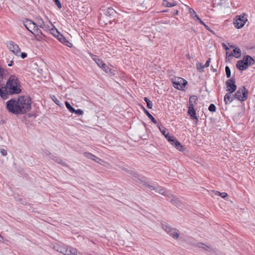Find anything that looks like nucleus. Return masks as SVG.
<instances>
[{"instance_id":"a18cd8bd","label":"nucleus","mask_w":255,"mask_h":255,"mask_svg":"<svg viewBox=\"0 0 255 255\" xmlns=\"http://www.w3.org/2000/svg\"><path fill=\"white\" fill-rule=\"evenodd\" d=\"M0 153H1V155L3 156H6L7 155V151L6 150H5L4 149H1L0 150Z\"/></svg>"},{"instance_id":"c03bdc74","label":"nucleus","mask_w":255,"mask_h":255,"mask_svg":"<svg viewBox=\"0 0 255 255\" xmlns=\"http://www.w3.org/2000/svg\"><path fill=\"white\" fill-rule=\"evenodd\" d=\"M43 153L44 154L49 156V157L52 155L51 152L46 149L43 150Z\"/></svg>"},{"instance_id":"72a5a7b5","label":"nucleus","mask_w":255,"mask_h":255,"mask_svg":"<svg viewBox=\"0 0 255 255\" xmlns=\"http://www.w3.org/2000/svg\"><path fill=\"white\" fill-rule=\"evenodd\" d=\"M144 101L146 102L147 104V107L149 109H152V103L151 101H150L147 97L144 98Z\"/></svg>"},{"instance_id":"ddd939ff","label":"nucleus","mask_w":255,"mask_h":255,"mask_svg":"<svg viewBox=\"0 0 255 255\" xmlns=\"http://www.w3.org/2000/svg\"><path fill=\"white\" fill-rule=\"evenodd\" d=\"M60 252L65 255H77V250L71 247L63 248Z\"/></svg>"},{"instance_id":"37998d69","label":"nucleus","mask_w":255,"mask_h":255,"mask_svg":"<svg viewBox=\"0 0 255 255\" xmlns=\"http://www.w3.org/2000/svg\"><path fill=\"white\" fill-rule=\"evenodd\" d=\"M165 190L164 188L161 187H159V191H158V193L160 194H162V195H165Z\"/></svg>"},{"instance_id":"423d86ee","label":"nucleus","mask_w":255,"mask_h":255,"mask_svg":"<svg viewBox=\"0 0 255 255\" xmlns=\"http://www.w3.org/2000/svg\"><path fill=\"white\" fill-rule=\"evenodd\" d=\"M236 99L240 102L246 101L248 98V91L245 87H241L235 93Z\"/></svg>"},{"instance_id":"49530a36","label":"nucleus","mask_w":255,"mask_h":255,"mask_svg":"<svg viewBox=\"0 0 255 255\" xmlns=\"http://www.w3.org/2000/svg\"><path fill=\"white\" fill-rule=\"evenodd\" d=\"M189 12H190V14L192 15L193 17L194 16V15L196 14L195 10L192 8H190Z\"/></svg>"},{"instance_id":"f704fd0d","label":"nucleus","mask_w":255,"mask_h":255,"mask_svg":"<svg viewBox=\"0 0 255 255\" xmlns=\"http://www.w3.org/2000/svg\"><path fill=\"white\" fill-rule=\"evenodd\" d=\"M222 0H213V4L214 7L217 6H221L222 5Z\"/></svg>"},{"instance_id":"4c0bfd02","label":"nucleus","mask_w":255,"mask_h":255,"mask_svg":"<svg viewBox=\"0 0 255 255\" xmlns=\"http://www.w3.org/2000/svg\"><path fill=\"white\" fill-rule=\"evenodd\" d=\"M51 98L52 99V100L54 102V103L58 106H60V101L56 98V97L53 95L52 96H51Z\"/></svg>"},{"instance_id":"39448f33","label":"nucleus","mask_w":255,"mask_h":255,"mask_svg":"<svg viewBox=\"0 0 255 255\" xmlns=\"http://www.w3.org/2000/svg\"><path fill=\"white\" fill-rule=\"evenodd\" d=\"M230 47L224 44V49L227 51L226 56L228 57L233 56L239 58L241 55V51L238 47H235L234 45H229Z\"/></svg>"},{"instance_id":"5701e85b","label":"nucleus","mask_w":255,"mask_h":255,"mask_svg":"<svg viewBox=\"0 0 255 255\" xmlns=\"http://www.w3.org/2000/svg\"><path fill=\"white\" fill-rule=\"evenodd\" d=\"M158 128L160 132L164 136L167 140H168V137H171L172 136L169 134V132L167 131V130L163 126H162L161 127L159 126Z\"/></svg>"},{"instance_id":"aec40b11","label":"nucleus","mask_w":255,"mask_h":255,"mask_svg":"<svg viewBox=\"0 0 255 255\" xmlns=\"http://www.w3.org/2000/svg\"><path fill=\"white\" fill-rule=\"evenodd\" d=\"M50 159L53 160V161H55V162L61 164L62 165L64 166H67V164L66 162L62 161V160L61 159V158L54 155H51L50 156Z\"/></svg>"},{"instance_id":"f257e3e1","label":"nucleus","mask_w":255,"mask_h":255,"mask_svg":"<svg viewBox=\"0 0 255 255\" xmlns=\"http://www.w3.org/2000/svg\"><path fill=\"white\" fill-rule=\"evenodd\" d=\"M32 99L29 95L19 96L11 99L6 103V108L9 113L15 115H23L31 109Z\"/></svg>"},{"instance_id":"13d9d810","label":"nucleus","mask_w":255,"mask_h":255,"mask_svg":"<svg viewBox=\"0 0 255 255\" xmlns=\"http://www.w3.org/2000/svg\"><path fill=\"white\" fill-rule=\"evenodd\" d=\"M31 28H29V29H27L29 31H30L31 33L35 35V34L33 33V32L31 30Z\"/></svg>"},{"instance_id":"58836bf2","label":"nucleus","mask_w":255,"mask_h":255,"mask_svg":"<svg viewBox=\"0 0 255 255\" xmlns=\"http://www.w3.org/2000/svg\"><path fill=\"white\" fill-rule=\"evenodd\" d=\"M225 72H226V75H227V77L228 78H229L231 77V70H230V69L229 68V66H226L225 67Z\"/></svg>"},{"instance_id":"4d7b16f0","label":"nucleus","mask_w":255,"mask_h":255,"mask_svg":"<svg viewBox=\"0 0 255 255\" xmlns=\"http://www.w3.org/2000/svg\"><path fill=\"white\" fill-rule=\"evenodd\" d=\"M199 22L201 24H203V25L205 24L201 19L199 20Z\"/></svg>"},{"instance_id":"de8ad7c7","label":"nucleus","mask_w":255,"mask_h":255,"mask_svg":"<svg viewBox=\"0 0 255 255\" xmlns=\"http://www.w3.org/2000/svg\"><path fill=\"white\" fill-rule=\"evenodd\" d=\"M210 61H211V58H209L206 62V63L204 64V66L205 67H208L209 66Z\"/></svg>"},{"instance_id":"a19ab883","label":"nucleus","mask_w":255,"mask_h":255,"mask_svg":"<svg viewBox=\"0 0 255 255\" xmlns=\"http://www.w3.org/2000/svg\"><path fill=\"white\" fill-rule=\"evenodd\" d=\"M73 113H75L76 115H77L78 116L82 115L84 113L83 111L79 109L77 110L75 109V112H73Z\"/></svg>"},{"instance_id":"e433bc0d","label":"nucleus","mask_w":255,"mask_h":255,"mask_svg":"<svg viewBox=\"0 0 255 255\" xmlns=\"http://www.w3.org/2000/svg\"><path fill=\"white\" fill-rule=\"evenodd\" d=\"M208 110L211 112H214L216 111V107L214 104H211L209 106Z\"/></svg>"},{"instance_id":"3c124183","label":"nucleus","mask_w":255,"mask_h":255,"mask_svg":"<svg viewBox=\"0 0 255 255\" xmlns=\"http://www.w3.org/2000/svg\"><path fill=\"white\" fill-rule=\"evenodd\" d=\"M101 159L97 157L96 156V158H94L93 159V160L95 161L96 162H99L100 160H101Z\"/></svg>"},{"instance_id":"052dcab7","label":"nucleus","mask_w":255,"mask_h":255,"mask_svg":"<svg viewBox=\"0 0 255 255\" xmlns=\"http://www.w3.org/2000/svg\"><path fill=\"white\" fill-rule=\"evenodd\" d=\"M0 238L2 239H3V237L0 235Z\"/></svg>"},{"instance_id":"6e6552de","label":"nucleus","mask_w":255,"mask_h":255,"mask_svg":"<svg viewBox=\"0 0 255 255\" xmlns=\"http://www.w3.org/2000/svg\"><path fill=\"white\" fill-rule=\"evenodd\" d=\"M162 228L174 239H177L179 237V232L176 228H172L166 223L162 224Z\"/></svg>"},{"instance_id":"603ef678","label":"nucleus","mask_w":255,"mask_h":255,"mask_svg":"<svg viewBox=\"0 0 255 255\" xmlns=\"http://www.w3.org/2000/svg\"><path fill=\"white\" fill-rule=\"evenodd\" d=\"M232 203L233 202L231 201H228L226 203V204H228L230 207H231V205H232Z\"/></svg>"},{"instance_id":"c85d7f7f","label":"nucleus","mask_w":255,"mask_h":255,"mask_svg":"<svg viewBox=\"0 0 255 255\" xmlns=\"http://www.w3.org/2000/svg\"><path fill=\"white\" fill-rule=\"evenodd\" d=\"M171 203L177 207L180 206L181 202L180 200L177 198H173L171 199Z\"/></svg>"},{"instance_id":"5fc2aeb1","label":"nucleus","mask_w":255,"mask_h":255,"mask_svg":"<svg viewBox=\"0 0 255 255\" xmlns=\"http://www.w3.org/2000/svg\"><path fill=\"white\" fill-rule=\"evenodd\" d=\"M195 17H196V19L197 20H198L199 21L200 19H201L196 14H195L194 15V16H193V18H195Z\"/></svg>"},{"instance_id":"ea45409f","label":"nucleus","mask_w":255,"mask_h":255,"mask_svg":"<svg viewBox=\"0 0 255 255\" xmlns=\"http://www.w3.org/2000/svg\"><path fill=\"white\" fill-rule=\"evenodd\" d=\"M212 192H213V194H212V196L213 195H215V196H220L222 198H223V193H221L219 191H212Z\"/></svg>"},{"instance_id":"a211bd4d","label":"nucleus","mask_w":255,"mask_h":255,"mask_svg":"<svg viewBox=\"0 0 255 255\" xmlns=\"http://www.w3.org/2000/svg\"><path fill=\"white\" fill-rule=\"evenodd\" d=\"M37 25L45 30H50L49 26L46 25L41 17H39L37 18Z\"/></svg>"},{"instance_id":"4468645a","label":"nucleus","mask_w":255,"mask_h":255,"mask_svg":"<svg viewBox=\"0 0 255 255\" xmlns=\"http://www.w3.org/2000/svg\"><path fill=\"white\" fill-rule=\"evenodd\" d=\"M188 114L190 116L191 119L195 120V123L197 124L198 119L196 116V111L194 109V106L190 105L188 106Z\"/></svg>"},{"instance_id":"8fccbe9b","label":"nucleus","mask_w":255,"mask_h":255,"mask_svg":"<svg viewBox=\"0 0 255 255\" xmlns=\"http://www.w3.org/2000/svg\"><path fill=\"white\" fill-rule=\"evenodd\" d=\"M204 26H205V27L206 28V29L208 30L209 31H210V32H213V30H212L208 25H207L206 24H205L204 25Z\"/></svg>"},{"instance_id":"c756f323","label":"nucleus","mask_w":255,"mask_h":255,"mask_svg":"<svg viewBox=\"0 0 255 255\" xmlns=\"http://www.w3.org/2000/svg\"><path fill=\"white\" fill-rule=\"evenodd\" d=\"M65 104L66 107L70 112L73 113V112H75V109L70 105V104L68 101H65Z\"/></svg>"},{"instance_id":"7c9ffc66","label":"nucleus","mask_w":255,"mask_h":255,"mask_svg":"<svg viewBox=\"0 0 255 255\" xmlns=\"http://www.w3.org/2000/svg\"><path fill=\"white\" fill-rule=\"evenodd\" d=\"M38 25L36 24V27L34 28V29H33L34 30V32H35V36H39V35H43L44 36V35L43 34L41 30L38 27Z\"/></svg>"},{"instance_id":"bf43d9fd","label":"nucleus","mask_w":255,"mask_h":255,"mask_svg":"<svg viewBox=\"0 0 255 255\" xmlns=\"http://www.w3.org/2000/svg\"><path fill=\"white\" fill-rule=\"evenodd\" d=\"M227 195H228L227 193L224 192V198L225 197H226L227 196Z\"/></svg>"},{"instance_id":"f03ea898","label":"nucleus","mask_w":255,"mask_h":255,"mask_svg":"<svg viewBox=\"0 0 255 255\" xmlns=\"http://www.w3.org/2000/svg\"><path fill=\"white\" fill-rule=\"evenodd\" d=\"M21 91L20 85L17 78L12 75L7 81L5 86L0 88V96L3 99H6L8 94H18Z\"/></svg>"},{"instance_id":"393cba45","label":"nucleus","mask_w":255,"mask_h":255,"mask_svg":"<svg viewBox=\"0 0 255 255\" xmlns=\"http://www.w3.org/2000/svg\"><path fill=\"white\" fill-rule=\"evenodd\" d=\"M198 98L195 95H192L191 96L189 100V106H190V105L192 106H194V104H196L197 103Z\"/></svg>"},{"instance_id":"09e8293b","label":"nucleus","mask_w":255,"mask_h":255,"mask_svg":"<svg viewBox=\"0 0 255 255\" xmlns=\"http://www.w3.org/2000/svg\"><path fill=\"white\" fill-rule=\"evenodd\" d=\"M27 54L25 52H22L20 54V57L22 59H24L25 58H26L27 57Z\"/></svg>"},{"instance_id":"c9c22d12","label":"nucleus","mask_w":255,"mask_h":255,"mask_svg":"<svg viewBox=\"0 0 255 255\" xmlns=\"http://www.w3.org/2000/svg\"><path fill=\"white\" fill-rule=\"evenodd\" d=\"M84 155L88 158H90V159H91L92 160H93V159L94 158H96V156H95L94 155H93V154L90 153V152H85L84 153Z\"/></svg>"},{"instance_id":"20e7f679","label":"nucleus","mask_w":255,"mask_h":255,"mask_svg":"<svg viewBox=\"0 0 255 255\" xmlns=\"http://www.w3.org/2000/svg\"><path fill=\"white\" fill-rule=\"evenodd\" d=\"M50 31V33L62 44L69 47L72 46V44L55 27L51 28Z\"/></svg>"},{"instance_id":"6ab92c4d","label":"nucleus","mask_w":255,"mask_h":255,"mask_svg":"<svg viewBox=\"0 0 255 255\" xmlns=\"http://www.w3.org/2000/svg\"><path fill=\"white\" fill-rule=\"evenodd\" d=\"M233 93H229L226 94L224 96V101L226 104L231 103L234 99H236L235 95Z\"/></svg>"},{"instance_id":"864d4df0","label":"nucleus","mask_w":255,"mask_h":255,"mask_svg":"<svg viewBox=\"0 0 255 255\" xmlns=\"http://www.w3.org/2000/svg\"><path fill=\"white\" fill-rule=\"evenodd\" d=\"M178 13V10H174L173 12V15H177Z\"/></svg>"},{"instance_id":"9d476101","label":"nucleus","mask_w":255,"mask_h":255,"mask_svg":"<svg viewBox=\"0 0 255 255\" xmlns=\"http://www.w3.org/2000/svg\"><path fill=\"white\" fill-rule=\"evenodd\" d=\"M125 170L130 174L133 180H134L136 183H143V184L144 182H146L145 181V178L140 176L137 173L131 170H128L127 169H125Z\"/></svg>"},{"instance_id":"79ce46f5","label":"nucleus","mask_w":255,"mask_h":255,"mask_svg":"<svg viewBox=\"0 0 255 255\" xmlns=\"http://www.w3.org/2000/svg\"><path fill=\"white\" fill-rule=\"evenodd\" d=\"M53 0L55 4L57 5V6L59 9L62 8V4L59 0Z\"/></svg>"},{"instance_id":"2f4dec72","label":"nucleus","mask_w":255,"mask_h":255,"mask_svg":"<svg viewBox=\"0 0 255 255\" xmlns=\"http://www.w3.org/2000/svg\"><path fill=\"white\" fill-rule=\"evenodd\" d=\"M205 67L204 65L202 63H198L196 64V68L200 72H202L204 71V69Z\"/></svg>"},{"instance_id":"9b49d317","label":"nucleus","mask_w":255,"mask_h":255,"mask_svg":"<svg viewBox=\"0 0 255 255\" xmlns=\"http://www.w3.org/2000/svg\"><path fill=\"white\" fill-rule=\"evenodd\" d=\"M226 91L229 93H234L237 89L236 80L233 77L226 82Z\"/></svg>"},{"instance_id":"0eeeda50","label":"nucleus","mask_w":255,"mask_h":255,"mask_svg":"<svg viewBox=\"0 0 255 255\" xmlns=\"http://www.w3.org/2000/svg\"><path fill=\"white\" fill-rule=\"evenodd\" d=\"M187 84V81L181 77H178L172 80L173 86L179 90L184 91Z\"/></svg>"},{"instance_id":"4be33fe9","label":"nucleus","mask_w":255,"mask_h":255,"mask_svg":"<svg viewBox=\"0 0 255 255\" xmlns=\"http://www.w3.org/2000/svg\"><path fill=\"white\" fill-rule=\"evenodd\" d=\"M91 57L96 63L101 68L102 64H104V62L100 59L97 55L91 54Z\"/></svg>"},{"instance_id":"cd10ccee","label":"nucleus","mask_w":255,"mask_h":255,"mask_svg":"<svg viewBox=\"0 0 255 255\" xmlns=\"http://www.w3.org/2000/svg\"><path fill=\"white\" fill-rule=\"evenodd\" d=\"M177 3L176 2H169L166 0H163L162 5L166 7H172L176 5Z\"/></svg>"},{"instance_id":"1a4fd4ad","label":"nucleus","mask_w":255,"mask_h":255,"mask_svg":"<svg viewBox=\"0 0 255 255\" xmlns=\"http://www.w3.org/2000/svg\"><path fill=\"white\" fill-rule=\"evenodd\" d=\"M247 20V15L244 13L236 16V18L234 21V24L237 28L239 29L244 26Z\"/></svg>"},{"instance_id":"412c9836","label":"nucleus","mask_w":255,"mask_h":255,"mask_svg":"<svg viewBox=\"0 0 255 255\" xmlns=\"http://www.w3.org/2000/svg\"><path fill=\"white\" fill-rule=\"evenodd\" d=\"M141 108L142 109L144 114L148 117V118L152 121L154 124H157L156 119L149 113V112L142 105H141Z\"/></svg>"},{"instance_id":"6e6d98bb","label":"nucleus","mask_w":255,"mask_h":255,"mask_svg":"<svg viewBox=\"0 0 255 255\" xmlns=\"http://www.w3.org/2000/svg\"><path fill=\"white\" fill-rule=\"evenodd\" d=\"M13 65V61L11 60L10 63L8 64V66H11Z\"/></svg>"},{"instance_id":"2eb2a0df","label":"nucleus","mask_w":255,"mask_h":255,"mask_svg":"<svg viewBox=\"0 0 255 255\" xmlns=\"http://www.w3.org/2000/svg\"><path fill=\"white\" fill-rule=\"evenodd\" d=\"M23 24L27 29H29V28L34 29V28L36 27V24L29 19H26L24 21Z\"/></svg>"},{"instance_id":"f3484780","label":"nucleus","mask_w":255,"mask_h":255,"mask_svg":"<svg viewBox=\"0 0 255 255\" xmlns=\"http://www.w3.org/2000/svg\"><path fill=\"white\" fill-rule=\"evenodd\" d=\"M116 13V10L111 7H108L106 9H105L104 13V14L110 18L114 17Z\"/></svg>"},{"instance_id":"bb28decb","label":"nucleus","mask_w":255,"mask_h":255,"mask_svg":"<svg viewBox=\"0 0 255 255\" xmlns=\"http://www.w3.org/2000/svg\"><path fill=\"white\" fill-rule=\"evenodd\" d=\"M198 247L202 248L205 251H209L212 250V247L206 245L202 243H199L197 244Z\"/></svg>"},{"instance_id":"a878e982","label":"nucleus","mask_w":255,"mask_h":255,"mask_svg":"<svg viewBox=\"0 0 255 255\" xmlns=\"http://www.w3.org/2000/svg\"><path fill=\"white\" fill-rule=\"evenodd\" d=\"M174 146L180 151H184L185 149V147L181 144V143L177 140L175 143Z\"/></svg>"},{"instance_id":"7ed1b4c3","label":"nucleus","mask_w":255,"mask_h":255,"mask_svg":"<svg viewBox=\"0 0 255 255\" xmlns=\"http://www.w3.org/2000/svg\"><path fill=\"white\" fill-rule=\"evenodd\" d=\"M254 63V60L251 56L248 55L245 56L242 60L238 61L236 64V67L239 70L243 71Z\"/></svg>"},{"instance_id":"473e14b6","label":"nucleus","mask_w":255,"mask_h":255,"mask_svg":"<svg viewBox=\"0 0 255 255\" xmlns=\"http://www.w3.org/2000/svg\"><path fill=\"white\" fill-rule=\"evenodd\" d=\"M168 141L173 146H174L175 143L177 141V139L176 138L172 135L171 137H168Z\"/></svg>"},{"instance_id":"f8f14e48","label":"nucleus","mask_w":255,"mask_h":255,"mask_svg":"<svg viewBox=\"0 0 255 255\" xmlns=\"http://www.w3.org/2000/svg\"><path fill=\"white\" fill-rule=\"evenodd\" d=\"M7 47L9 50L18 56L20 52L18 45L12 41H7Z\"/></svg>"},{"instance_id":"b1692460","label":"nucleus","mask_w":255,"mask_h":255,"mask_svg":"<svg viewBox=\"0 0 255 255\" xmlns=\"http://www.w3.org/2000/svg\"><path fill=\"white\" fill-rule=\"evenodd\" d=\"M143 185L145 187H147L148 188H149L151 190H154L155 192L158 193V191H159V187L160 186H154L153 185H150L147 182H144Z\"/></svg>"},{"instance_id":"dca6fc26","label":"nucleus","mask_w":255,"mask_h":255,"mask_svg":"<svg viewBox=\"0 0 255 255\" xmlns=\"http://www.w3.org/2000/svg\"><path fill=\"white\" fill-rule=\"evenodd\" d=\"M101 68L105 73H106L107 74H109L110 76L115 75V71L110 68L105 63L104 64H102Z\"/></svg>"}]
</instances>
